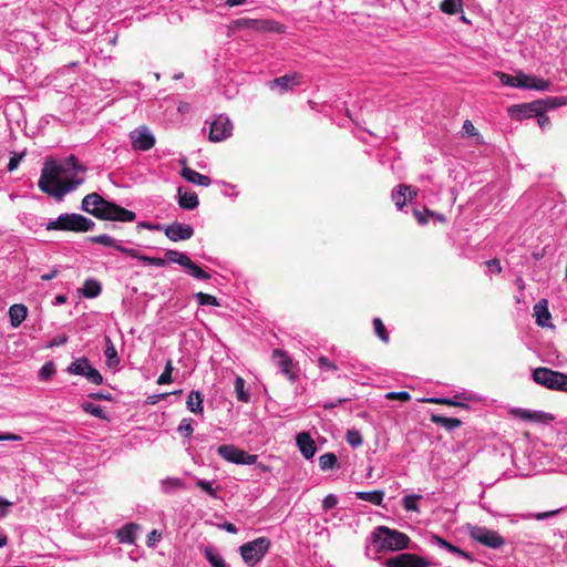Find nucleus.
Instances as JSON below:
<instances>
[{"label": "nucleus", "instance_id": "412c9836", "mask_svg": "<svg viewBox=\"0 0 567 567\" xmlns=\"http://www.w3.org/2000/svg\"><path fill=\"white\" fill-rule=\"evenodd\" d=\"M296 443L305 458L310 460L311 457H313L317 451V446L309 433H299L296 437Z\"/></svg>", "mask_w": 567, "mask_h": 567}, {"label": "nucleus", "instance_id": "423d86ee", "mask_svg": "<svg viewBox=\"0 0 567 567\" xmlns=\"http://www.w3.org/2000/svg\"><path fill=\"white\" fill-rule=\"evenodd\" d=\"M271 542L268 537L261 536L247 542L239 547L244 563L250 567L257 565L269 550Z\"/></svg>", "mask_w": 567, "mask_h": 567}, {"label": "nucleus", "instance_id": "864d4df0", "mask_svg": "<svg viewBox=\"0 0 567 567\" xmlns=\"http://www.w3.org/2000/svg\"><path fill=\"white\" fill-rule=\"evenodd\" d=\"M338 497L334 494H328L322 501V509L329 511L338 505Z\"/></svg>", "mask_w": 567, "mask_h": 567}, {"label": "nucleus", "instance_id": "6e6552de", "mask_svg": "<svg viewBox=\"0 0 567 567\" xmlns=\"http://www.w3.org/2000/svg\"><path fill=\"white\" fill-rule=\"evenodd\" d=\"M497 76L504 85L513 87L533 89L537 91L548 90L550 82L548 80L539 79L534 75L518 73V75H509L503 72H497Z\"/></svg>", "mask_w": 567, "mask_h": 567}, {"label": "nucleus", "instance_id": "338daca9", "mask_svg": "<svg viewBox=\"0 0 567 567\" xmlns=\"http://www.w3.org/2000/svg\"><path fill=\"white\" fill-rule=\"evenodd\" d=\"M89 396L93 400H106V401H111L112 400V394L111 393H104L103 391H97V392H93V393H90Z\"/></svg>", "mask_w": 567, "mask_h": 567}, {"label": "nucleus", "instance_id": "052dcab7", "mask_svg": "<svg viewBox=\"0 0 567 567\" xmlns=\"http://www.w3.org/2000/svg\"><path fill=\"white\" fill-rule=\"evenodd\" d=\"M430 543L433 544V545H437V546H440L443 549H446L447 545H449L447 540H445L444 538H442L441 536L435 535V534L431 535Z\"/></svg>", "mask_w": 567, "mask_h": 567}, {"label": "nucleus", "instance_id": "b1692460", "mask_svg": "<svg viewBox=\"0 0 567 567\" xmlns=\"http://www.w3.org/2000/svg\"><path fill=\"white\" fill-rule=\"evenodd\" d=\"M28 308L23 303H14L9 308L10 324L18 328L27 318Z\"/></svg>", "mask_w": 567, "mask_h": 567}, {"label": "nucleus", "instance_id": "aec40b11", "mask_svg": "<svg viewBox=\"0 0 567 567\" xmlns=\"http://www.w3.org/2000/svg\"><path fill=\"white\" fill-rule=\"evenodd\" d=\"M301 75L297 72H292L289 74H285L282 76L276 78L269 82L270 89L280 87V92H286L288 90L293 89L299 85Z\"/></svg>", "mask_w": 567, "mask_h": 567}, {"label": "nucleus", "instance_id": "bf43d9fd", "mask_svg": "<svg viewBox=\"0 0 567 567\" xmlns=\"http://www.w3.org/2000/svg\"><path fill=\"white\" fill-rule=\"evenodd\" d=\"M161 538H162L161 534L154 529L147 535L146 544L148 547H153V546H155L156 543H158L161 540Z\"/></svg>", "mask_w": 567, "mask_h": 567}, {"label": "nucleus", "instance_id": "7c9ffc66", "mask_svg": "<svg viewBox=\"0 0 567 567\" xmlns=\"http://www.w3.org/2000/svg\"><path fill=\"white\" fill-rule=\"evenodd\" d=\"M355 497L369 502L373 505H381L384 498V492L381 489L371 492H355Z\"/></svg>", "mask_w": 567, "mask_h": 567}, {"label": "nucleus", "instance_id": "c85d7f7f", "mask_svg": "<svg viewBox=\"0 0 567 567\" xmlns=\"http://www.w3.org/2000/svg\"><path fill=\"white\" fill-rule=\"evenodd\" d=\"M516 414L527 421H534V422H546L553 420V416H550L547 413L540 412V411H529V410H517Z\"/></svg>", "mask_w": 567, "mask_h": 567}, {"label": "nucleus", "instance_id": "f257e3e1", "mask_svg": "<svg viewBox=\"0 0 567 567\" xmlns=\"http://www.w3.org/2000/svg\"><path fill=\"white\" fill-rule=\"evenodd\" d=\"M86 168L70 155L62 164L47 158L41 169L38 187L44 194L61 200L66 194L84 183Z\"/></svg>", "mask_w": 567, "mask_h": 567}, {"label": "nucleus", "instance_id": "f03ea898", "mask_svg": "<svg viewBox=\"0 0 567 567\" xmlns=\"http://www.w3.org/2000/svg\"><path fill=\"white\" fill-rule=\"evenodd\" d=\"M82 209L103 220L133 221L136 214L120 205L104 199L97 193H91L82 199Z\"/></svg>", "mask_w": 567, "mask_h": 567}, {"label": "nucleus", "instance_id": "4be33fe9", "mask_svg": "<svg viewBox=\"0 0 567 567\" xmlns=\"http://www.w3.org/2000/svg\"><path fill=\"white\" fill-rule=\"evenodd\" d=\"M534 316L536 318V323L539 327H549L550 326V312L548 310V302L546 299H540L535 306H534Z\"/></svg>", "mask_w": 567, "mask_h": 567}, {"label": "nucleus", "instance_id": "cd10ccee", "mask_svg": "<svg viewBox=\"0 0 567 567\" xmlns=\"http://www.w3.org/2000/svg\"><path fill=\"white\" fill-rule=\"evenodd\" d=\"M431 421L434 424L440 425L447 431H453L462 425V421L460 419L447 417V416H442V415H437V414H432Z\"/></svg>", "mask_w": 567, "mask_h": 567}, {"label": "nucleus", "instance_id": "a878e982", "mask_svg": "<svg viewBox=\"0 0 567 567\" xmlns=\"http://www.w3.org/2000/svg\"><path fill=\"white\" fill-rule=\"evenodd\" d=\"M187 409L196 414L204 412V396L199 391H190L186 400Z\"/></svg>", "mask_w": 567, "mask_h": 567}, {"label": "nucleus", "instance_id": "2f4dec72", "mask_svg": "<svg viewBox=\"0 0 567 567\" xmlns=\"http://www.w3.org/2000/svg\"><path fill=\"white\" fill-rule=\"evenodd\" d=\"M102 291V286L97 280L87 279L85 280L83 288L81 289L82 296L85 298H95Z\"/></svg>", "mask_w": 567, "mask_h": 567}, {"label": "nucleus", "instance_id": "5701e85b", "mask_svg": "<svg viewBox=\"0 0 567 567\" xmlns=\"http://www.w3.org/2000/svg\"><path fill=\"white\" fill-rule=\"evenodd\" d=\"M138 529L140 525L135 523L125 524L122 528L117 530L116 537L120 543L134 544L136 540V534Z\"/></svg>", "mask_w": 567, "mask_h": 567}, {"label": "nucleus", "instance_id": "ddd939ff", "mask_svg": "<svg viewBox=\"0 0 567 567\" xmlns=\"http://www.w3.org/2000/svg\"><path fill=\"white\" fill-rule=\"evenodd\" d=\"M234 130L233 122L225 114H219L209 127L208 140L213 143H219L231 136Z\"/></svg>", "mask_w": 567, "mask_h": 567}, {"label": "nucleus", "instance_id": "e2e57ef3", "mask_svg": "<svg viewBox=\"0 0 567 567\" xmlns=\"http://www.w3.org/2000/svg\"><path fill=\"white\" fill-rule=\"evenodd\" d=\"M485 264L491 272L499 274L502 270L499 260L496 258L487 260Z\"/></svg>", "mask_w": 567, "mask_h": 567}, {"label": "nucleus", "instance_id": "f3484780", "mask_svg": "<svg viewBox=\"0 0 567 567\" xmlns=\"http://www.w3.org/2000/svg\"><path fill=\"white\" fill-rule=\"evenodd\" d=\"M416 196L417 189L408 184L398 185L391 194V198L399 209H402L408 202H412Z\"/></svg>", "mask_w": 567, "mask_h": 567}, {"label": "nucleus", "instance_id": "9b49d317", "mask_svg": "<svg viewBox=\"0 0 567 567\" xmlns=\"http://www.w3.org/2000/svg\"><path fill=\"white\" fill-rule=\"evenodd\" d=\"M217 454L226 462L237 465H254L258 460V455L249 454L234 444L219 445Z\"/></svg>", "mask_w": 567, "mask_h": 567}, {"label": "nucleus", "instance_id": "37998d69", "mask_svg": "<svg viewBox=\"0 0 567 567\" xmlns=\"http://www.w3.org/2000/svg\"><path fill=\"white\" fill-rule=\"evenodd\" d=\"M561 511H563V508L547 511V512H542V513H536V514L528 513V514H523L522 518L523 519H532V518H534L536 520H544V519H547V518L556 516Z\"/></svg>", "mask_w": 567, "mask_h": 567}, {"label": "nucleus", "instance_id": "39448f33", "mask_svg": "<svg viewBox=\"0 0 567 567\" xmlns=\"http://www.w3.org/2000/svg\"><path fill=\"white\" fill-rule=\"evenodd\" d=\"M94 221L80 214H62L55 220L50 221L47 230H62L85 233L94 227Z\"/></svg>", "mask_w": 567, "mask_h": 567}, {"label": "nucleus", "instance_id": "a211bd4d", "mask_svg": "<svg viewBox=\"0 0 567 567\" xmlns=\"http://www.w3.org/2000/svg\"><path fill=\"white\" fill-rule=\"evenodd\" d=\"M272 360L275 364L280 369V372L285 374L291 382H295L296 374L291 371V358L285 351L275 349L272 351Z\"/></svg>", "mask_w": 567, "mask_h": 567}, {"label": "nucleus", "instance_id": "0eeeda50", "mask_svg": "<svg viewBox=\"0 0 567 567\" xmlns=\"http://www.w3.org/2000/svg\"><path fill=\"white\" fill-rule=\"evenodd\" d=\"M533 380L549 390L567 392L566 373L540 367L533 371Z\"/></svg>", "mask_w": 567, "mask_h": 567}, {"label": "nucleus", "instance_id": "3c124183", "mask_svg": "<svg viewBox=\"0 0 567 567\" xmlns=\"http://www.w3.org/2000/svg\"><path fill=\"white\" fill-rule=\"evenodd\" d=\"M346 439L349 445H351L352 447L361 446L363 443L362 435L355 430L348 431Z\"/></svg>", "mask_w": 567, "mask_h": 567}, {"label": "nucleus", "instance_id": "72a5a7b5", "mask_svg": "<svg viewBox=\"0 0 567 567\" xmlns=\"http://www.w3.org/2000/svg\"><path fill=\"white\" fill-rule=\"evenodd\" d=\"M104 355L106 358V363L109 367H116L120 363V358L117 355V351L110 338H106V347L104 350Z\"/></svg>", "mask_w": 567, "mask_h": 567}, {"label": "nucleus", "instance_id": "c756f323", "mask_svg": "<svg viewBox=\"0 0 567 567\" xmlns=\"http://www.w3.org/2000/svg\"><path fill=\"white\" fill-rule=\"evenodd\" d=\"M185 483L182 478L178 477H166L161 481L162 492L165 494H173L176 491L184 488Z\"/></svg>", "mask_w": 567, "mask_h": 567}, {"label": "nucleus", "instance_id": "a19ab883", "mask_svg": "<svg viewBox=\"0 0 567 567\" xmlns=\"http://www.w3.org/2000/svg\"><path fill=\"white\" fill-rule=\"evenodd\" d=\"M337 464V456L333 453H324L319 457V466L322 471L331 470Z\"/></svg>", "mask_w": 567, "mask_h": 567}, {"label": "nucleus", "instance_id": "f8f14e48", "mask_svg": "<svg viewBox=\"0 0 567 567\" xmlns=\"http://www.w3.org/2000/svg\"><path fill=\"white\" fill-rule=\"evenodd\" d=\"M66 372L73 375L84 377L89 382L100 385L103 383L102 374L91 364L90 360L85 357L75 359L66 368Z\"/></svg>", "mask_w": 567, "mask_h": 567}, {"label": "nucleus", "instance_id": "603ef678", "mask_svg": "<svg viewBox=\"0 0 567 567\" xmlns=\"http://www.w3.org/2000/svg\"><path fill=\"white\" fill-rule=\"evenodd\" d=\"M430 213L431 210L426 207H424L423 210H413V215L420 225H426L429 223V218L431 217Z\"/></svg>", "mask_w": 567, "mask_h": 567}, {"label": "nucleus", "instance_id": "de8ad7c7", "mask_svg": "<svg viewBox=\"0 0 567 567\" xmlns=\"http://www.w3.org/2000/svg\"><path fill=\"white\" fill-rule=\"evenodd\" d=\"M178 433L184 437H189L193 432V420L192 419H183L177 429Z\"/></svg>", "mask_w": 567, "mask_h": 567}, {"label": "nucleus", "instance_id": "69168bd1", "mask_svg": "<svg viewBox=\"0 0 567 567\" xmlns=\"http://www.w3.org/2000/svg\"><path fill=\"white\" fill-rule=\"evenodd\" d=\"M546 112H539V113H536V117H537V122L539 124L540 127H546V126H549L550 125V120L547 115H545Z\"/></svg>", "mask_w": 567, "mask_h": 567}, {"label": "nucleus", "instance_id": "58836bf2", "mask_svg": "<svg viewBox=\"0 0 567 567\" xmlns=\"http://www.w3.org/2000/svg\"><path fill=\"white\" fill-rule=\"evenodd\" d=\"M196 301L200 306H213V307H219L220 303L218 299L215 296L205 293V292H197L194 295Z\"/></svg>", "mask_w": 567, "mask_h": 567}, {"label": "nucleus", "instance_id": "4468645a", "mask_svg": "<svg viewBox=\"0 0 567 567\" xmlns=\"http://www.w3.org/2000/svg\"><path fill=\"white\" fill-rule=\"evenodd\" d=\"M169 261L179 264L189 276L198 280H208L210 275L197 266L189 257L179 254L177 250H167Z\"/></svg>", "mask_w": 567, "mask_h": 567}, {"label": "nucleus", "instance_id": "2eb2a0df", "mask_svg": "<svg viewBox=\"0 0 567 567\" xmlns=\"http://www.w3.org/2000/svg\"><path fill=\"white\" fill-rule=\"evenodd\" d=\"M385 567H430L425 558L411 553H402L385 560Z\"/></svg>", "mask_w": 567, "mask_h": 567}, {"label": "nucleus", "instance_id": "bb28decb", "mask_svg": "<svg viewBox=\"0 0 567 567\" xmlns=\"http://www.w3.org/2000/svg\"><path fill=\"white\" fill-rule=\"evenodd\" d=\"M178 204L182 208L192 210L198 206V197L195 192H183L178 188Z\"/></svg>", "mask_w": 567, "mask_h": 567}, {"label": "nucleus", "instance_id": "a18cd8bd", "mask_svg": "<svg viewBox=\"0 0 567 567\" xmlns=\"http://www.w3.org/2000/svg\"><path fill=\"white\" fill-rule=\"evenodd\" d=\"M87 240L91 244H95V245H104V246H109V247H113V248H121L120 246L115 245L114 239L107 235L92 236V237H89Z\"/></svg>", "mask_w": 567, "mask_h": 567}, {"label": "nucleus", "instance_id": "4d7b16f0", "mask_svg": "<svg viewBox=\"0 0 567 567\" xmlns=\"http://www.w3.org/2000/svg\"><path fill=\"white\" fill-rule=\"evenodd\" d=\"M318 367L320 369H327L330 371H336L338 369L332 361H330L327 357L323 355L318 358Z\"/></svg>", "mask_w": 567, "mask_h": 567}, {"label": "nucleus", "instance_id": "8fccbe9b", "mask_svg": "<svg viewBox=\"0 0 567 567\" xmlns=\"http://www.w3.org/2000/svg\"><path fill=\"white\" fill-rule=\"evenodd\" d=\"M440 9L442 12L446 14H455L458 11H461L460 8L457 7L456 0H443L440 3Z\"/></svg>", "mask_w": 567, "mask_h": 567}, {"label": "nucleus", "instance_id": "9d476101", "mask_svg": "<svg viewBox=\"0 0 567 567\" xmlns=\"http://www.w3.org/2000/svg\"><path fill=\"white\" fill-rule=\"evenodd\" d=\"M468 536L476 543L491 548L501 549L505 545V539L496 530L478 525H470Z\"/></svg>", "mask_w": 567, "mask_h": 567}, {"label": "nucleus", "instance_id": "20e7f679", "mask_svg": "<svg viewBox=\"0 0 567 567\" xmlns=\"http://www.w3.org/2000/svg\"><path fill=\"white\" fill-rule=\"evenodd\" d=\"M567 104L566 97H547L542 100H536L530 103H523L513 105L508 109V113L512 118H515L517 121H522L524 118H530L536 115V113L539 112H547L550 109H555L561 105Z\"/></svg>", "mask_w": 567, "mask_h": 567}, {"label": "nucleus", "instance_id": "680f3d73", "mask_svg": "<svg viewBox=\"0 0 567 567\" xmlns=\"http://www.w3.org/2000/svg\"><path fill=\"white\" fill-rule=\"evenodd\" d=\"M430 543L433 544V545H437V546H440L443 549H446L447 545H449L447 540H445L444 538H442L441 536L435 535V534L431 535Z\"/></svg>", "mask_w": 567, "mask_h": 567}, {"label": "nucleus", "instance_id": "f704fd0d", "mask_svg": "<svg viewBox=\"0 0 567 567\" xmlns=\"http://www.w3.org/2000/svg\"><path fill=\"white\" fill-rule=\"evenodd\" d=\"M132 257L138 258L144 265L151 266V267H164L167 262H171L168 260L167 254L165 255V258H158V257H148V256H138L135 254H131Z\"/></svg>", "mask_w": 567, "mask_h": 567}, {"label": "nucleus", "instance_id": "ea45409f", "mask_svg": "<svg viewBox=\"0 0 567 567\" xmlns=\"http://www.w3.org/2000/svg\"><path fill=\"white\" fill-rule=\"evenodd\" d=\"M421 497H422L421 495H416V494L404 496L403 499H402L403 508L405 511H408V512H419L420 508H419V505H417V501Z\"/></svg>", "mask_w": 567, "mask_h": 567}, {"label": "nucleus", "instance_id": "5fc2aeb1", "mask_svg": "<svg viewBox=\"0 0 567 567\" xmlns=\"http://www.w3.org/2000/svg\"><path fill=\"white\" fill-rule=\"evenodd\" d=\"M182 392H183V390H176V391H173L172 393H161V394L148 395L146 398V403L151 404V405H154V404H156L157 402H159L162 399L166 398L169 394H181Z\"/></svg>", "mask_w": 567, "mask_h": 567}, {"label": "nucleus", "instance_id": "09e8293b", "mask_svg": "<svg viewBox=\"0 0 567 567\" xmlns=\"http://www.w3.org/2000/svg\"><path fill=\"white\" fill-rule=\"evenodd\" d=\"M55 373V365L52 361L45 362L40 371H39V378L43 381L49 380L53 374Z\"/></svg>", "mask_w": 567, "mask_h": 567}, {"label": "nucleus", "instance_id": "c9c22d12", "mask_svg": "<svg viewBox=\"0 0 567 567\" xmlns=\"http://www.w3.org/2000/svg\"><path fill=\"white\" fill-rule=\"evenodd\" d=\"M204 555H205V558L208 560V563L212 565V567H215L216 565H219L220 563L224 561L223 556L212 545L204 547Z\"/></svg>", "mask_w": 567, "mask_h": 567}, {"label": "nucleus", "instance_id": "dca6fc26", "mask_svg": "<svg viewBox=\"0 0 567 567\" xmlns=\"http://www.w3.org/2000/svg\"><path fill=\"white\" fill-rule=\"evenodd\" d=\"M132 147L135 151H150L155 145V137L146 126H141L130 133Z\"/></svg>", "mask_w": 567, "mask_h": 567}, {"label": "nucleus", "instance_id": "e433bc0d", "mask_svg": "<svg viewBox=\"0 0 567 567\" xmlns=\"http://www.w3.org/2000/svg\"><path fill=\"white\" fill-rule=\"evenodd\" d=\"M81 408L84 412L95 416V417H99L101 420H107V414L105 413V411L99 406V405H95L91 402H83L81 404Z\"/></svg>", "mask_w": 567, "mask_h": 567}, {"label": "nucleus", "instance_id": "774afa93", "mask_svg": "<svg viewBox=\"0 0 567 567\" xmlns=\"http://www.w3.org/2000/svg\"><path fill=\"white\" fill-rule=\"evenodd\" d=\"M463 130L465 131L466 134H468L471 136L477 135V131H476L475 126L473 125V123L470 120H466L464 122Z\"/></svg>", "mask_w": 567, "mask_h": 567}, {"label": "nucleus", "instance_id": "0e129e2a", "mask_svg": "<svg viewBox=\"0 0 567 567\" xmlns=\"http://www.w3.org/2000/svg\"><path fill=\"white\" fill-rule=\"evenodd\" d=\"M24 154H14V156H12L10 159H9V163H8V171L9 172H12L14 171L19 163L21 162L22 157H23Z\"/></svg>", "mask_w": 567, "mask_h": 567}, {"label": "nucleus", "instance_id": "6ab92c4d", "mask_svg": "<svg viewBox=\"0 0 567 567\" xmlns=\"http://www.w3.org/2000/svg\"><path fill=\"white\" fill-rule=\"evenodd\" d=\"M193 228L189 225L173 223L165 228V235L172 241L185 240L193 236Z\"/></svg>", "mask_w": 567, "mask_h": 567}, {"label": "nucleus", "instance_id": "393cba45", "mask_svg": "<svg viewBox=\"0 0 567 567\" xmlns=\"http://www.w3.org/2000/svg\"><path fill=\"white\" fill-rule=\"evenodd\" d=\"M182 177L185 178L187 182L200 185V186H209L212 181L210 177L206 175H202L200 173L189 168L184 167L181 173Z\"/></svg>", "mask_w": 567, "mask_h": 567}, {"label": "nucleus", "instance_id": "1a4fd4ad", "mask_svg": "<svg viewBox=\"0 0 567 567\" xmlns=\"http://www.w3.org/2000/svg\"><path fill=\"white\" fill-rule=\"evenodd\" d=\"M241 29H250L256 32H282V25L274 20L240 18L229 24V31L236 32Z\"/></svg>", "mask_w": 567, "mask_h": 567}, {"label": "nucleus", "instance_id": "7ed1b4c3", "mask_svg": "<svg viewBox=\"0 0 567 567\" xmlns=\"http://www.w3.org/2000/svg\"><path fill=\"white\" fill-rule=\"evenodd\" d=\"M378 551L402 550L409 548L410 538L406 534L386 526L377 527L371 535Z\"/></svg>", "mask_w": 567, "mask_h": 567}, {"label": "nucleus", "instance_id": "79ce46f5", "mask_svg": "<svg viewBox=\"0 0 567 567\" xmlns=\"http://www.w3.org/2000/svg\"><path fill=\"white\" fill-rule=\"evenodd\" d=\"M173 370H174L173 362L169 359V360H167V362L165 364L164 371L162 372V374L157 379V384L163 385V384L172 383V381H173V379H172Z\"/></svg>", "mask_w": 567, "mask_h": 567}, {"label": "nucleus", "instance_id": "49530a36", "mask_svg": "<svg viewBox=\"0 0 567 567\" xmlns=\"http://www.w3.org/2000/svg\"><path fill=\"white\" fill-rule=\"evenodd\" d=\"M373 329L375 334L383 341L389 342V333L386 331V328L384 327L382 320L380 318L373 319Z\"/></svg>", "mask_w": 567, "mask_h": 567}, {"label": "nucleus", "instance_id": "13d9d810", "mask_svg": "<svg viewBox=\"0 0 567 567\" xmlns=\"http://www.w3.org/2000/svg\"><path fill=\"white\" fill-rule=\"evenodd\" d=\"M385 398L389 400L398 399V400L406 402L411 399V395L406 391H400V392H389L385 394Z\"/></svg>", "mask_w": 567, "mask_h": 567}, {"label": "nucleus", "instance_id": "c03bdc74", "mask_svg": "<svg viewBox=\"0 0 567 567\" xmlns=\"http://www.w3.org/2000/svg\"><path fill=\"white\" fill-rule=\"evenodd\" d=\"M426 402L435 403V404H445L450 406H458L462 409H468V404L455 401L454 399L449 398H430L425 400Z\"/></svg>", "mask_w": 567, "mask_h": 567}, {"label": "nucleus", "instance_id": "4c0bfd02", "mask_svg": "<svg viewBox=\"0 0 567 567\" xmlns=\"http://www.w3.org/2000/svg\"><path fill=\"white\" fill-rule=\"evenodd\" d=\"M195 484L202 491L206 492L210 497L218 498V489L219 487H214V482L205 481L202 478H196Z\"/></svg>", "mask_w": 567, "mask_h": 567}, {"label": "nucleus", "instance_id": "473e14b6", "mask_svg": "<svg viewBox=\"0 0 567 567\" xmlns=\"http://www.w3.org/2000/svg\"><path fill=\"white\" fill-rule=\"evenodd\" d=\"M234 390L236 394V399L239 402L247 403L250 400V394L248 391L245 390V380L237 375L234 381Z\"/></svg>", "mask_w": 567, "mask_h": 567}, {"label": "nucleus", "instance_id": "6e6d98bb", "mask_svg": "<svg viewBox=\"0 0 567 567\" xmlns=\"http://www.w3.org/2000/svg\"><path fill=\"white\" fill-rule=\"evenodd\" d=\"M445 550H447L451 554H456L470 561L473 560L472 556L468 553L464 551L463 549H461L460 547H457L451 543H449L447 548Z\"/></svg>", "mask_w": 567, "mask_h": 567}]
</instances>
